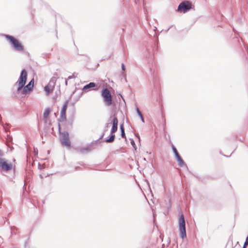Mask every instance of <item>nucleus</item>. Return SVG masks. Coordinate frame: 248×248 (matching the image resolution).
Wrapping results in <instances>:
<instances>
[{
    "mask_svg": "<svg viewBox=\"0 0 248 248\" xmlns=\"http://www.w3.org/2000/svg\"><path fill=\"white\" fill-rule=\"evenodd\" d=\"M15 230H16V228L15 227H13L11 228V231L12 233L15 232V231H14Z\"/></svg>",
    "mask_w": 248,
    "mask_h": 248,
    "instance_id": "393cba45",
    "label": "nucleus"
},
{
    "mask_svg": "<svg viewBox=\"0 0 248 248\" xmlns=\"http://www.w3.org/2000/svg\"><path fill=\"white\" fill-rule=\"evenodd\" d=\"M56 81H57V78L55 76H53L50 79L48 84L49 85V86H50V87L54 88Z\"/></svg>",
    "mask_w": 248,
    "mask_h": 248,
    "instance_id": "ddd939ff",
    "label": "nucleus"
},
{
    "mask_svg": "<svg viewBox=\"0 0 248 248\" xmlns=\"http://www.w3.org/2000/svg\"><path fill=\"white\" fill-rule=\"evenodd\" d=\"M67 79H65V85H67Z\"/></svg>",
    "mask_w": 248,
    "mask_h": 248,
    "instance_id": "a878e982",
    "label": "nucleus"
},
{
    "mask_svg": "<svg viewBox=\"0 0 248 248\" xmlns=\"http://www.w3.org/2000/svg\"><path fill=\"white\" fill-rule=\"evenodd\" d=\"M178 226L180 237L183 239L186 237V221L183 214H181L179 217Z\"/></svg>",
    "mask_w": 248,
    "mask_h": 248,
    "instance_id": "39448f33",
    "label": "nucleus"
},
{
    "mask_svg": "<svg viewBox=\"0 0 248 248\" xmlns=\"http://www.w3.org/2000/svg\"><path fill=\"white\" fill-rule=\"evenodd\" d=\"M101 95L106 106H109L112 104V96L110 91L107 88H104L102 90Z\"/></svg>",
    "mask_w": 248,
    "mask_h": 248,
    "instance_id": "423d86ee",
    "label": "nucleus"
},
{
    "mask_svg": "<svg viewBox=\"0 0 248 248\" xmlns=\"http://www.w3.org/2000/svg\"><path fill=\"white\" fill-rule=\"evenodd\" d=\"M121 68H122V70L123 71H125V66L124 65V63H122L121 64Z\"/></svg>",
    "mask_w": 248,
    "mask_h": 248,
    "instance_id": "b1692460",
    "label": "nucleus"
},
{
    "mask_svg": "<svg viewBox=\"0 0 248 248\" xmlns=\"http://www.w3.org/2000/svg\"><path fill=\"white\" fill-rule=\"evenodd\" d=\"M91 151V148L89 146L83 147L80 149V151L82 154H85Z\"/></svg>",
    "mask_w": 248,
    "mask_h": 248,
    "instance_id": "dca6fc26",
    "label": "nucleus"
},
{
    "mask_svg": "<svg viewBox=\"0 0 248 248\" xmlns=\"http://www.w3.org/2000/svg\"><path fill=\"white\" fill-rule=\"evenodd\" d=\"M96 86V83L94 82H90L88 84L85 85L83 89V91H86L87 90L90 89L92 88L95 87Z\"/></svg>",
    "mask_w": 248,
    "mask_h": 248,
    "instance_id": "f8f14e48",
    "label": "nucleus"
},
{
    "mask_svg": "<svg viewBox=\"0 0 248 248\" xmlns=\"http://www.w3.org/2000/svg\"><path fill=\"white\" fill-rule=\"evenodd\" d=\"M112 124L111 123V121L110 122V123H106V125L104 127V132L103 133H102V135L101 136L100 138H99V139H101L105 135V133L106 132H107L108 131V127L109 126V124Z\"/></svg>",
    "mask_w": 248,
    "mask_h": 248,
    "instance_id": "f3484780",
    "label": "nucleus"
},
{
    "mask_svg": "<svg viewBox=\"0 0 248 248\" xmlns=\"http://www.w3.org/2000/svg\"><path fill=\"white\" fill-rule=\"evenodd\" d=\"M130 140H131L130 143H131V145L134 148V149L135 150H136L137 147H136V144H135L134 140L133 139H131Z\"/></svg>",
    "mask_w": 248,
    "mask_h": 248,
    "instance_id": "412c9836",
    "label": "nucleus"
},
{
    "mask_svg": "<svg viewBox=\"0 0 248 248\" xmlns=\"http://www.w3.org/2000/svg\"><path fill=\"white\" fill-rule=\"evenodd\" d=\"M175 158L178 162V166L180 167H182L185 165V162L183 159L181 158L179 154L175 156Z\"/></svg>",
    "mask_w": 248,
    "mask_h": 248,
    "instance_id": "9b49d317",
    "label": "nucleus"
},
{
    "mask_svg": "<svg viewBox=\"0 0 248 248\" xmlns=\"http://www.w3.org/2000/svg\"><path fill=\"white\" fill-rule=\"evenodd\" d=\"M192 8L191 2L189 1H184L181 2L177 8V11L179 13H186Z\"/></svg>",
    "mask_w": 248,
    "mask_h": 248,
    "instance_id": "0eeeda50",
    "label": "nucleus"
},
{
    "mask_svg": "<svg viewBox=\"0 0 248 248\" xmlns=\"http://www.w3.org/2000/svg\"><path fill=\"white\" fill-rule=\"evenodd\" d=\"M50 112H51V110H50V108H46L44 112L43 117L45 119L47 118V117L49 115Z\"/></svg>",
    "mask_w": 248,
    "mask_h": 248,
    "instance_id": "a211bd4d",
    "label": "nucleus"
},
{
    "mask_svg": "<svg viewBox=\"0 0 248 248\" xmlns=\"http://www.w3.org/2000/svg\"><path fill=\"white\" fill-rule=\"evenodd\" d=\"M244 245L245 246L248 245V236L246 237V240H245V242Z\"/></svg>",
    "mask_w": 248,
    "mask_h": 248,
    "instance_id": "5701e85b",
    "label": "nucleus"
},
{
    "mask_svg": "<svg viewBox=\"0 0 248 248\" xmlns=\"http://www.w3.org/2000/svg\"><path fill=\"white\" fill-rule=\"evenodd\" d=\"M170 28L168 29V30L166 31H168L170 30Z\"/></svg>",
    "mask_w": 248,
    "mask_h": 248,
    "instance_id": "c756f323",
    "label": "nucleus"
},
{
    "mask_svg": "<svg viewBox=\"0 0 248 248\" xmlns=\"http://www.w3.org/2000/svg\"><path fill=\"white\" fill-rule=\"evenodd\" d=\"M2 155V153L1 151L0 150V156H1Z\"/></svg>",
    "mask_w": 248,
    "mask_h": 248,
    "instance_id": "cd10ccee",
    "label": "nucleus"
},
{
    "mask_svg": "<svg viewBox=\"0 0 248 248\" xmlns=\"http://www.w3.org/2000/svg\"><path fill=\"white\" fill-rule=\"evenodd\" d=\"M34 82V79L32 78L26 85H25L20 92L21 94L26 95L29 93L33 89Z\"/></svg>",
    "mask_w": 248,
    "mask_h": 248,
    "instance_id": "6e6552de",
    "label": "nucleus"
},
{
    "mask_svg": "<svg viewBox=\"0 0 248 248\" xmlns=\"http://www.w3.org/2000/svg\"><path fill=\"white\" fill-rule=\"evenodd\" d=\"M171 148L175 156L179 154L177 151V149L173 145H172Z\"/></svg>",
    "mask_w": 248,
    "mask_h": 248,
    "instance_id": "aec40b11",
    "label": "nucleus"
},
{
    "mask_svg": "<svg viewBox=\"0 0 248 248\" xmlns=\"http://www.w3.org/2000/svg\"><path fill=\"white\" fill-rule=\"evenodd\" d=\"M68 103L69 101L66 100L62 107L60 114V118L62 121H64L66 120V112Z\"/></svg>",
    "mask_w": 248,
    "mask_h": 248,
    "instance_id": "9d476101",
    "label": "nucleus"
},
{
    "mask_svg": "<svg viewBox=\"0 0 248 248\" xmlns=\"http://www.w3.org/2000/svg\"><path fill=\"white\" fill-rule=\"evenodd\" d=\"M111 118H112L111 123L112 126L110 130V135L105 140V141L107 143H112L114 141L115 135L114 134L118 130V121L117 118L114 115H111L109 119Z\"/></svg>",
    "mask_w": 248,
    "mask_h": 248,
    "instance_id": "f257e3e1",
    "label": "nucleus"
},
{
    "mask_svg": "<svg viewBox=\"0 0 248 248\" xmlns=\"http://www.w3.org/2000/svg\"><path fill=\"white\" fill-rule=\"evenodd\" d=\"M247 246L243 245V248H246Z\"/></svg>",
    "mask_w": 248,
    "mask_h": 248,
    "instance_id": "c85d7f7f",
    "label": "nucleus"
},
{
    "mask_svg": "<svg viewBox=\"0 0 248 248\" xmlns=\"http://www.w3.org/2000/svg\"><path fill=\"white\" fill-rule=\"evenodd\" d=\"M120 130H121V137L123 138L126 139V136L125 134L124 124H120Z\"/></svg>",
    "mask_w": 248,
    "mask_h": 248,
    "instance_id": "2eb2a0df",
    "label": "nucleus"
},
{
    "mask_svg": "<svg viewBox=\"0 0 248 248\" xmlns=\"http://www.w3.org/2000/svg\"><path fill=\"white\" fill-rule=\"evenodd\" d=\"M27 72L24 69L21 71L17 81L15 84V86H17L16 91L17 93H20L22 88L26 84L27 81Z\"/></svg>",
    "mask_w": 248,
    "mask_h": 248,
    "instance_id": "f03ea898",
    "label": "nucleus"
},
{
    "mask_svg": "<svg viewBox=\"0 0 248 248\" xmlns=\"http://www.w3.org/2000/svg\"><path fill=\"white\" fill-rule=\"evenodd\" d=\"M58 130L60 133V140L63 146L70 147L71 141L69 139V134L67 131H64L63 132H61V126L59 124H58Z\"/></svg>",
    "mask_w": 248,
    "mask_h": 248,
    "instance_id": "20e7f679",
    "label": "nucleus"
},
{
    "mask_svg": "<svg viewBox=\"0 0 248 248\" xmlns=\"http://www.w3.org/2000/svg\"><path fill=\"white\" fill-rule=\"evenodd\" d=\"M13 165L8 163L7 160L3 158L0 157V168L2 170L8 171L12 169Z\"/></svg>",
    "mask_w": 248,
    "mask_h": 248,
    "instance_id": "1a4fd4ad",
    "label": "nucleus"
},
{
    "mask_svg": "<svg viewBox=\"0 0 248 248\" xmlns=\"http://www.w3.org/2000/svg\"><path fill=\"white\" fill-rule=\"evenodd\" d=\"M135 136L136 137H137L139 140H140V136L139 135H137L136 134H135Z\"/></svg>",
    "mask_w": 248,
    "mask_h": 248,
    "instance_id": "bb28decb",
    "label": "nucleus"
},
{
    "mask_svg": "<svg viewBox=\"0 0 248 248\" xmlns=\"http://www.w3.org/2000/svg\"><path fill=\"white\" fill-rule=\"evenodd\" d=\"M136 111H137V112L138 114V115L139 116V117H140L141 121L143 122V123H144V117L141 113V112H140V109H139L138 108H136Z\"/></svg>",
    "mask_w": 248,
    "mask_h": 248,
    "instance_id": "6ab92c4d",
    "label": "nucleus"
},
{
    "mask_svg": "<svg viewBox=\"0 0 248 248\" xmlns=\"http://www.w3.org/2000/svg\"><path fill=\"white\" fill-rule=\"evenodd\" d=\"M54 88L50 87L48 84L46 85L44 88V90L47 95L49 94L53 90Z\"/></svg>",
    "mask_w": 248,
    "mask_h": 248,
    "instance_id": "4468645a",
    "label": "nucleus"
},
{
    "mask_svg": "<svg viewBox=\"0 0 248 248\" xmlns=\"http://www.w3.org/2000/svg\"><path fill=\"white\" fill-rule=\"evenodd\" d=\"M5 37L11 44L15 50L18 52H22L24 50V46L18 39L8 34L5 35Z\"/></svg>",
    "mask_w": 248,
    "mask_h": 248,
    "instance_id": "7ed1b4c3",
    "label": "nucleus"
},
{
    "mask_svg": "<svg viewBox=\"0 0 248 248\" xmlns=\"http://www.w3.org/2000/svg\"><path fill=\"white\" fill-rule=\"evenodd\" d=\"M76 76L74 75V74H73L71 76H69L68 78H67V79H71L72 78H76Z\"/></svg>",
    "mask_w": 248,
    "mask_h": 248,
    "instance_id": "4be33fe9",
    "label": "nucleus"
}]
</instances>
